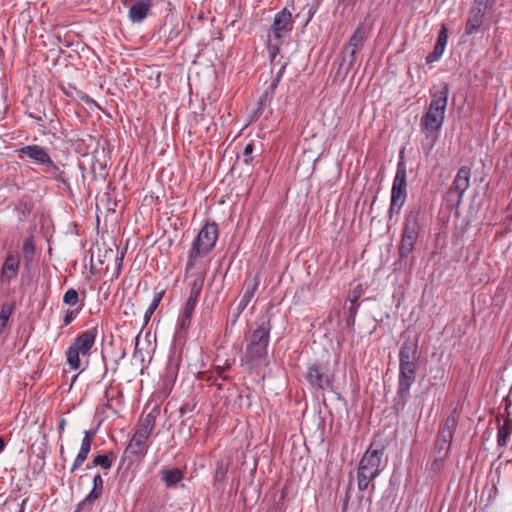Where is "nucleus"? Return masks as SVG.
I'll use <instances>...</instances> for the list:
<instances>
[{
  "label": "nucleus",
  "instance_id": "nucleus-32",
  "mask_svg": "<svg viewBox=\"0 0 512 512\" xmlns=\"http://www.w3.org/2000/svg\"><path fill=\"white\" fill-rule=\"evenodd\" d=\"M22 252L26 260H31L35 253V245L33 236L28 237L22 247Z\"/></svg>",
  "mask_w": 512,
  "mask_h": 512
},
{
  "label": "nucleus",
  "instance_id": "nucleus-47",
  "mask_svg": "<svg viewBox=\"0 0 512 512\" xmlns=\"http://www.w3.org/2000/svg\"><path fill=\"white\" fill-rule=\"evenodd\" d=\"M229 364H226L224 366H217L218 374L221 375L225 370L229 368Z\"/></svg>",
  "mask_w": 512,
  "mask_h": 512
},
{
  "label": "nucleus",
  "instance_id": "nucleus-38",
  "mask_svg": "<svg viewBox=\"0 0 512 512\" xmlns=\"http://www.w3.org/2000/svg\"><path fill=\"white\" fill-rule=\"evenodd\" d=\"M447 40H448V29H447L446 25H442L441 29L438 33V38H437V42L435 45L445 49L446 45H447Z\"/></svg>",
  "mask_w": 512,
  "mask_h": 512
},
{
  "label": "nucleus",
  "instance_id": "nucleus-24",
  "mask_svg": "<svg viewBox=\"0 0 512 512\" xmlns=\"http://www.w3.org/2000/svg\"><path fill=\"white\" fill-rule=\"evenodd\" d=\"M104 481L100 473L93 477V487L81 504L92 503L100 498L103 492Z\"/></svg>",
  "mask_w": 512,
  "mask_h": 512
},
{
  "label": "nucleus",
  "instance_id": "nucleus-42",
  "mask_svg": "<svg viewBox=\"0 0 512 512\" xmlns=\"http://www.w3.org/2000/svg\"><path fill=\"white\" fill-rule=\"evenodd\" d=\"M362 293V288L360 285H358L352 292V295L349 296L348 300L351 304H356L358 298L360 297Z\"/></svg>",
  "mask_w": 512,
  "mask_h": 512
},
{
  "label": "nucleus",
  "instance_id": "nucleus-13",
  "mask_svg": "<svg viewBox=\"0 0 512 512\" xmlns=\"http://www.w3.org/2000/svg\"><path fill=\"white\" fill-rule=\"evenodd\" d=\"M20 269V256L16 252H9L0 269V282L9 284L18 276Z\"/></svg>",
  "mask_w": 512,
  "mask_h": 512
},
{
  "label": "nucleus",
  "instance_id": "nucleus-45",
  "mask_svg": "<svg viewBox=\"0 0 512 512\" xmlns=\"http://www.w3.org/2000/svg\"><path fill=\"white\" fill-rule=\"evenodd\" d=\"M65 425H66V420L64 418H61V420L59 421V425H58V431H59L60 435H62Z\"/></svg>",
  "mask_w": 512,
  "mask_h": 512
},
{
  "label": "nucleus",
  "instance_id": "nucleus-14",
  "mask_svg": "<svg viewBox=\"0 0 512 512\" xmlns=\"http://www.w3.org/2000/svg\"><path fill=\"white\" fill-rule=\"evenodd\" d=\"M83 434H84V436L81 441L80 449H79V451L73 461V465L70 469L71 474L75 473V471H77L83 465V463L86 461L88 454L91 450L92 442L96 435V431L95 430H85Z\"/></svg>",
  "mask_w": 512,
  "mask_h": 512
},
{
  "label": "nucleus",
  "instance_id": "nucleus-10",
  "mask_svg": "<svg viewBox=\"0 0 512 512\" xmlns=\"http://www.w3.org/2000/svg\"><path fill=\"white\" fill-rule=\"evenodd\" d=\"M216 228L217 226H202L190 252L191 258L206 255L214 247L218 237Z\"/></svg>",
  "mask_w": 512,
  "mask_h": 512
},
{
  "label": "nucleus",
  "instance_id": "nucleus-37",
  "mask_svg": "<svg viewBox=\"0 0 512 512\" xmlns=\"http://www.w3.org/2000/svg\"><path fill=\"white\" fill-rule=\"evenodd\" d=\"M201 289H202V283H198L195 281L191 287L187 301L197 304Z\"/></svg>",
  "mask_w": 512,
  "mask_h": 512
},
{
  "label": "nucleus",
  "instance_id": "nucleus-15",
  "mask_svg": "<svg viewBox=\"0 0 512 512\" xmlns=\"http://www.w3.org/2000/svg\"><path fill=\"white\" fill-rule=\"evenodd\" d=\"M19 158L28 157L34 163L44 166L51 158L47 150L36 144L26 145L15 151Z\"/></svg>",
  "mask_w": 512,
  "mask_h": 512
},
{
  "label": "nucleus",
  "instance_id": "nucleus-44",
  "mask_svg": "<svg viewBox=\"0 0 512 512\" xmlns=\"http://www.w3.org/2000/svg\"><path fill=\"white\" fill-rule=\"evenodd\" d=\"M112 400H113V397L109 395V390L107 389L104 393V399H103V403L102 405L105 407V408H111L112 406Z\"/></svg>",
  "mask_w": 512,
  "mask_h": 512
},
{
  "label": "nucleus",
  "instance_id": "nucleus-30",
  "mask_svg": "<svg viewBox=\"0 0 512 512\" xmlns=\"http://www.w3.org/2000/svg\"><path fill=\"white\" fill-rule=\"evenodd\" d=\"M28 116L34 120H36L37 122H43L44 120H48L49 121V124L51 125V128L56 130V124L58 123V120L55 119L56 115L54 113H51L50 117L45 113V111L43 112H39V113H33V112H29L28 113Z\"/></svg>",
  "mask_w": 512,
  "mask_h": 512
},
{
  "label": "nucleus",
  "instance_id": "nucleus-5",
  "mask_svg": "<svg viewBox=\"0 0 512 512\" xmlns=\"http://www.w3.org/2000/svg\"><path fill=\"white\" fill-rule=\"evenodd\" d=\"M383 454V448H374L370 445L360 459L357 470V485L360 491L367 490L370 483L380 474Z\"/></svg>",
  "mask_w": 512,
  "mask_h": 512
},
{
  "label": "nucleus",
  "instance_id": "nucleus-17",
  "mask_svg": "<svg viewBox=\"0 0 512 512\" xmlns=\"http://www.w3.org/2000/svg\"><path fill=\"white\" fill-rule=\"evenodd\" d=\"M418 234L417 226H405L399 248L401 258L407 257L413 251Z\"/></svg>",
  "mask_w": 512,
  "mask_h": 512
},
{
  "label": "nucleus",
  "instance_id": "nucleus-50",
  "mask_svg": "<svg viewBox=\"0 0 512 512\" xmlns=\"http://www.w3.org/2000/svg\"><path fill=\"white\" fill-rule=\"evenodd\" d=\"M86 101L87 102H89V101L94 102L92 99L89 98V96H86Z\"/></svg>",
  "mask_w": 512,
  "mask_h": 512
},
{
  "label": "nucleus",
  "instance_id": "nucleus-28",
  "mask_svg": "<svg viewBox=\"0 0 512 512\" xmlns=\"http://www.w3.org/2000/svg\"><path fill=\"white\" fill-rule=\"evenodd\" d=\"M424 221V213L420 205H414L410 208L404 224H419Z\"/></svg>",
  "mask_w": 512,
  "mask_h": 512
},
{
  "label": "nucleus",
  "instance_id": "nucleus-34",
  "mask_svg": "<svg viewBox=\"0 0 512 512\" xmlns=\"http://www.w3.org/2000/svg\"><path fill=\"white\" fill-rule=\"evenodd\" d=\"M447 456L448 455L433 453V462L431 464V470L435 473L439 472L443 468Z\"/></svg>",
  "mask_w": 512,
  "mask_h": 512
},
{
  "label": "nucleus",
  "instance_id": "nucleus-33",
  "mask_svg": "<svg viewBox=\"0 0 512 512\" xmlns=\"http://www.w3.org/2000/svg\"><path fill=\"white\" fill-rule=\"evenodd\" d=\"M78 301H79V294H78L77 290L70 288L65 292V294L63 296V302L66 305L75 306L78 303Z\"/></svg>",
  "mask_w": 512,
  "mask_h": 512
},
{
  "label": "nucleus",
  "instance_id": "nucleus-4",
  "mask_svg": "<svg viewBox=\"0 0 512 512\" xmlns=\"http://www.w3.org/2000/svg\"><path fill=\"white\" fill-rule=\"evenodd\" d=\"M293 25L292 12L287 7L275 14L267 33V50L272 63L279 55L284 40L291 34Z\"/></svg>",
  "mask_w": 512,
  "mask_h": 512
},
{
  "label": "nucleus",
  "instance_id": "nucleus-46",
  "mask_svg": "<svg viewBox=\"0 0 512 512\" xmlns=\"http://www.w3.org/2000/svg\"><path fill=\"white\" fill-rule=\"evenodd\" d=\"M357 304H351L348 307V311L354 316L356 314Z\"/></svg>",
  "mask_w": 512,
  "mask_h": 512
},
{
  "label": "nucleus",
  "instance_id": "nucleus-7",
  "mask_svg": "<svg viewBox=\"0 0 512 512\" xmlns=\"http://www.w3.org/2000/svg\"><path fill=\"white\" fill-rule=\"evenodd\" d=\"M156 417L153 413H148L136 426L124 455H131L137 458L145 456L147 451V441L155 427Z\"/></svg>",
  "mask_w": 512,
  "mask_h": 512
},
{
  "label": "nucleus",
  "instance_id": "nucleus-2",
  "mask_svg": "<svg viewBox=\"0 0 512 512\" xmlns=\"http://www.w3.org/2000/svg\"><path fill=\"white\" fill-rule=\"evenodd\" d=\"M272 329L270 319H258L245 334L246 346L240 358L242 366L254 369L266 360Z\"/></svg>",
  "mask_w": 512,
  "mask_h": 512
},
{
  "label": "nucleus",
  "instance_id": "nucleus-31",
  "mask_svg": "<svg viewBox=\"0 0 512 512\" xmlns=\"http://www.w3.org/2000/svg\"><path fill=\"white\" fill-rule=\"evenodd\" d=\"M163 295H164V291L163 290L154 294V297H153L149 307L147 308V310L145 312V320H146V322L149 321L150 317L153 315V313L157 309L158 305L160 304V302H161V300L163 298Z\"/></svg>",
  "mask_w": 512,
  "mask_h": 512
},
{
  "label": "nucleus",
  "instance_id": "nucleus-22",
  "mask_svg": "<svg viewBox=\"0 0 512 512\" xmlns=\"http://www.w3.org/2000/svg\"><path fill=\"white\" fill-rule=\"evenodd\" d=\"M358 51L353 49H348V47L344 46L342 50V61L339 64L338 74H343L347 76L351 68L354 66L356 62V54Z\"/></svg>",
  "mask_w": 512,
  "mask_h": 512
},
{
  "label": "nucleus",
  "instance_id": "nucleus-39",
  "mask_svg": "<svg viewBox=\"0 0 512 512\" xmlns=\"http://www.w3.org/2000/svg\"><path fill=\"white\" fill-rule=\"evenodd\" d=\"M81 308L78 309H67L64 312L63 325L68 326L80 313Z\"/></svg>",
  "mask_w": 512,
  "mask_h": 512
},
{
  "label": "nucleus",
  "instance_id": "nucleus-18",
  "mask_svg": "<svg viewBox=\"0 0 512 512\" xmlns=\"http://www.w3.org/2000/svg\"><path fill=\"white\" fill-rule=\"evenodd\" d=\"M485 13L480 9L471 8L465 23L464 35L471 36L480 32L484 23Z\"/></svg>",
  "mask_w": 512,
  "mask_h": 512
},
{
  "label": "nucleus",
  "instance_id": "nucleus-36",
  "mask_svg": "<svg viewBox=\"0 0 512 512\" xmlns=\"http://www.w3.org/2000/svg\"><path fill=\"white\" fill-rule=\"evenodd\" d=\"M444 51L445 49L435 45L433 51L426 56V63L431 64L438 61L443 55Z\"/></svg>",
  "mask_w": 512,
  "mask_h": 512
},
{
  "label": "nucleus",
  "instance_id": "nucleus-16",
  "mask_svg": "<svg viewBox=\"0 0 512 512\" xmlns=\"http://www.w3.org/2000/svg\"><path fill=\"white\" fill-rule=\"evenodd\" d=\"M153 6V0H135L129 8L128 19L133 24L143 22Z\"/></svg>",
  "mask_w": 512,
  "mask_h": 512
},
{
  "label": "nucleus",
  "instance_id": "nucleus-20",
  "mask_svg": "<svg viewBox=\"0 0 512 512\" xmlns=\"http://www.w3.org/2000/svg\"><path fill=\"white\" fill-rule=\"evenodd\" d=\"M512 434V420L507 413L502 424L498 425L497 428V445L505 447L508 445Z\"/></svg>",
  "mask_w": 512,
  "mask_h": 512
},
{
  "label": "nucleus",
  "instance_id": "nucleus-43",
  "mask_svg": "<svg viewBox=\"0 0 512 512\" xmlns=\"http://www.w3.org/2000/svg\"><path fill=\"white\" fill-rule=\"evenodd\" d=\"M250 303L249 300L241 297V299L239 300L238 302V305H237V315H240L245 309L246 307L248 306V304Z\"/></svg>",
  "mask_w": 512,
  "mask_h": 512
},
{
  "label": "nucleus",
  "instance_id": "nucleus-23",
  "mask_svg": "<svg viewBox=\"0 0 512 512\" xmlns=\"http://www.w3.org/2000/svg\"><path fill=\"white\" fill-rule=\"evenodd\" d=\"M367 34V29L363 25H360L354 31V33L352 34L348 43L345 46L348 47V49L354 48L356 51H358L363 47L364 42L367 39Z\"/></svg>",
  "mask_w": 512,
  "mask_h": 512
},
{
  "label": "nucleus",
  "instance_id": "nucleus-29",
  "mask_svg": "<svg viewBox=\"0 0 512 512\" xmlns=\"http://www.w3.org/2000/svg\"><path fill=\"white\" fill-rule=\"evenodd\" d=\"M196 303L186 301L184 311L180 320L181 328L186 329L190 326L191 318L195 310Z\"/></svg>",
  "mask_w": 512,
  "mask_h": 512
},
{
  "label": "nucleus",
  "instance_id": "nucleus-27",
  "mask_svg": "<svg viewBox=\"0 0 512 512\" xmlns=\"http://www.w3.org/2000/svg\"><path fill=\"white\" fill-rule=\"evenodd\" d=\"M114 461L113 452H108L103 455H97L92 461L93 466H100L104 470H109Z\"/></svg>",
  "mask_w": 512,
  "mask_h": 512
},
{
  "label": "nucleus",
  "instance_id": "nucleus-48",
  "mask_svg": "<svg viewBox=\"0 0 512 512\" xmlns=\"http://www.w3.org/2000/svg\"><path fill=\"white\" fill-rule=\"evenodd\" d=\"M357 0H343L346 6H354Z\"/></svg>",
  "mask_w": 512,
  "mask_h": 512
},
{
  "label": "nucleus",
  "instance_id": "nucleus-8",
  "mask_svg": "<svg viewBox=\"0 0 512 512\" xmlns=\"http://www.w3.org/2000/svg\"><path fill=\"white\" fill-rule=\"evenodd\" d=\"M471 169L462 166L452 181L449 189L444 195V200L450 210H457L462 201L463 195L470 186Z\"/></svg>",
  "mask_w": 512,
  "mask_h": 512
},
{
  "label": "nucleus",
  "instance_id": "nucleus-49",
  "mask_svg": "<svg viewBox=\"0 0 512 512\" xmlns=\"http://www.w3.org/2000/svg\"><path fill=\"white\" fill-rule=\"evenodd\" d=\"M4 448H5V442L2 438H0V452H2Z\"/></svg>",
  "mask_w": 512,
  "mask_h": 512
},
{
  "label": "nucleus",
  "instance_id": "nucleus-12",
  "mask_svg": "<svg viewBox=\"0 0 512 512\" xmlns=\"http://www.w3.org/2000/svg\"><path fill=\"white\" fill-rule=\"evenodd\" d=\"M456 426L457 421L453 415L446 418L443 427L438 433L433 453L448 455Z\"/></svg>",
  "mask_w": 512,
  "mask_h": 512
},
{
  "label": "nucleus",
  "instance_id": "nucleus-40",
  "mask_svg": "<svg viewBox=\"0 0 512 512\" xmlns=\"http://www.w3.org/2000/svg\"><path fill=\"white\" fill-rule=\"evenodd\" d=\"M10 315H11L10 309L2 308V310L0 311V333L7 326Z\"/></svg>",
  "mask_w": 512,
  "mask_h": 512
},
{
  "label": "nucleus",
  "instance_id": "nucleus-11",
  "mask_svg": "<svg viewBox=\"0 0 512 512\" xmlns=\"http://www.w3.org/2000/svg\"><path fill=\"white\" fill-rule=\"evenodd\" d=\"M306 380L315 390H332L333 376L327 373L325 367L315 363L308 367Z\"/></svg>",
  "mask_w": 512,
  "mask_h": 512
},
{
  "label": "nucleus",
  "instance_id": "nucleus-19",
  "mask_svg": "<svg viewBox=\"0 0 512 512\" xmlns=\"http://www.w3.org/2000/svg\"><path fill=\"white\" fill-rule=\"evenodd\" d=\"M43 172L65 187H69L68 178L64 170L50 158L43 166Z\"/></svg>",
  "mask_w": 512,
  "mask_h": 512
},
{
  "label": "nucleus",
  "instance_id": "nucleus-3",
  "mask_svg": "<svg viewBox=\"0 0 512 512\" xmlns=\"http://www.w3.org/2000/svg\"><path fill=\"white\" fill-rule=\"evenodd\" d=\"M448 96L449 85L447 83H442L437 91L431 92L432 99L428 106V110L421 118V129L427 132V139L431 137V144L428 150L432 149L438 138V133L444 123Z\"/></svg>",
  "mask_w": 512,
  "mask_h": 512
},
{
  "label": "nucleus",
  "instance_id": "nucleus-41",
  "mask_svg": "<svg viewBox=\"0 0 512 512\" xmlns=\"http://www.w3.org/2000/svg\"><path fill=\"white\" fill-rule=\"evenodd\" d=\"M253 151H254V143L249 142L248 144H246V146L244 147V150H243L244 163H246V164L251 163V161H252L251 154L253 153Z\"/></svg>",
  "mask_w": 512,
  "mask_h": 512
},
{
  "label": "nucleus",
  "instance_id": "nucleus-21",
  "mask_svg": "<svg viewBox=\"0 0 512 512\" xmlns=\"http://www.w3.org/2000/svg\"><path fill=\"white\" fill-rule=\"evenodd\" d=\"M286 65H287V63H284V64L281 65L279 71L276 74V77H275L274 81L272 82V84L269 87V91L266 90L264 92V94L260 97V99H259V107H258V110H257L258 113L261 114L262 113L261 108L270 103V101L272 99V96H273V93H274L276 87L278 86V84H279V82H280V80H281V78H282V76L284 74Z\"/></svg>",
  "mask_w": 512,
  "mask_h": 512
},
{
  "label": "nucleus",
  "instance_id": "nucleus-52",
  "mask_svg": "<svg viewBox=\"0 0 512 512\" xmlns=\"http://www.w3.org/2000/svg\"><path fill=\"white\" fill-rule=\"evenodd\" d=\"M60 453L61 454L63 453V446H61V448H60Z\"/></svg>",
  "mask_w": 512,
  "mask_h": 512
},
{
  "label": "nucleus",
  "instance_id": "nucleus-1",
  "mask_svg": "<svg viewBox=\"0 0 512 512\" xmlns=\"http://www.w3.org/2000/svg\"><path fill=\"white\" fill-rule=\"evenodd\" d=\"M399 350V375L397 398L403 405L409 396L410 388L416 381L420 354L418 351V338L406 336Z\"/></svg>",
  "mask_w": 512,
  "mask_h": 512
},
{
  "label": "nucleus",
  "instance_id": "nucleus-26",
  "mask_svg": "<svg viewBox=\"0 0 512 512\" xmlns=\"http://www.w3.org/2000/svg\"><path fill=\"white\" fill-rule=\"evenodd\" d=\"M260 285V276L257 274L252 279L245 281V291L242 295L243 298L251 301Z\"/></svg>",
  "mask_w": 512,
  "mask_h": 512
},
{
  "label": "nucleus",
  "instance_id": "nucleus-51",
  "mask_svg": "<svg viewBox=\"0 0 512 512\" xmlns=\"http://www.w3.org/2000/svg\"><path fill=\"white\" fill-rule=\"evenodd\" d=\"M314 12H310L309 20L312 19Z\"/></svg>",
  "mask_w": 512,
  "mask_h": 512
},
{
  "label": "nucleus",
  "instance_id": "nucleus-6",
  "mask_svg": "<svg viewBox=\"0 0 512 512\" xmlns=\"http://www.w3.org/2000/svg\"><path fill=\"white\" fill-rule=\"evenodd\" d=\"M97 327L83 331L66 350V360L72 370L81 368L80 356L89 358L90 351L95 344Z\"/></svg>",
  "mask_w": 512,
  "mask_h": 512
},
{
  "label": "nucleus",
  "instance_id": "nucleus-25",
  "mask_svg": "<svg viewBox=\"0 0 512 512\" xmlns=\"http://www.w3.org/2000/svg\"><path fill=\"white\" fill-rule=\"evenodd\" d=\"M161 475L167 487L173 486L183 479V472L178 468L163 469Z\"/></svg>",
  "mask_w": 512,
  "mask_h": 512
},
{
  "label": "nucleus",
  "instance_id": "nucleus-53",
  "mask_svg": "<svg viewBox=\"0 0 512 512\" xmlns=\"http://www.w3.org/2000/svg\"><path fill=\"white\" fill-rule=\"evenodd\" d=\"M128 2V0H123V3L126 4Z\"/></svg>",
  "mask_w": 512,
  "mask_h": 512
},
{
  "label": "nucleus",
  "instance_id": "nucleus-35",
  "mask_svg": "<svg viewBox=\"0 0 512 512\" xmlns=\"http://www.w3.org/2000/svg\"><path fill=\"white\" fill-rule=\"evenodd\" d=\"M495 4V0H474L471 8L477 10L480 9L486 14L487 10L491 9Z\"/></svg>",
  "mask_w": 512,
  "mask_h": 512
},
{
  "label": "nucleus",
  "instance_id": "nucleus-9",
  "mask_svg": "<svg viewBox=\"0 0 512 512\" xmlns=\"http://www.w3.org/2000/svg\"><path fill=\"white\" fill-rule=\"evenodd\" d=\"M399 158L391 189V213L394 211L398 213L407 197V166L404 161L403 151L400 152Z\"/></svg>",
  "mask_w": 512,
  "mask_h": 512
}]
</instances>
